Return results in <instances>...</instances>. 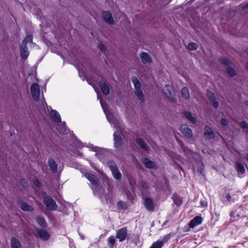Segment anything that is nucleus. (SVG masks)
<instances>
[{"mask_svg": "<svg viewBox=\"0 0 248 248\" xmlns=\"http://www.w3.org/2000/svg\"><path fill=\"white\" fill-rule=\"evenodd\" d=\"M43 202L46 208L49 210L54 211L57 208L55 201L50 196H46L44 198Z\"/></svg>", "mask_w": 248, "mask_h": 248, "instance_id": "f257e3e1", "label": "nucleus"}, {"mask_svg": "<svg viewBox=\"0 0 248 248\" xmlns=\"http://www.w3.org/2000/svg\"><path fill=\"white\" fill-rule=\"evenodd\" d=\"M220 62L224 65H228L227 72L231 77H234L235 76V71L233 68V67L230 64V61L229 60L226 58L221 59L220 60Z\"/></svg>", "mask_w": 248, "mask_h": 248, "instance_id": "f03ea898", "label": "nucleus"}, {"mask_svg": "<svg viewBox=\"0 0 248 248\" xmlns=\"http://www.w3.org/2000/svg\"><path fill=\"white\" fill-rule=\"evenodd\" d=\"M31 93L33 99L36 101L39 99L40 88L37 83H33L31 87Z\"/></svg>", "mask_w": 248, "mask_h": 248, "instance_id": "7ed1b4c3", "label": "nucleus"}, {"mask_svg": "<svg viewBox=\"0 0 248 248\" xmlns=\"http://www.w3.org/2000/svg\"><path fill=\"white\" fill-rule=\"evenodd\" d=\"M246 209L242 206H239L235 210L232 211L230 216L232 218H235V217H242L245 216L244 213L246 212Z\"/></svg>", "mask_w": 248, "mask_h": 248, "instance_id": "20e7f679", "label": "nucleus"}, {"mask_svg": "<svg viewBox=\"0 0 248 248\" xmlns=\"http://www.w3.org/2000/svg\"><path fill=\"white\" fill-rule=\"evenodd\" d=\"M127 235V230L125 227L118 230L116 232V238L119 239L120 242L124 241Z\"/></svg>", "mask_w": 248, "mask_h": 248, "instance_id": "39448f33", "label": "nucleus"}, {"mask_svg": "<svg viewBox=\"0 0 248 248\" xmlns=\"http://www.w3.org/2000/svg\"><path fill=\"white\" fill-rule=\"evenodd\" d=\"M181 131L187 138H191L193 136L192 130L186 124L181 125Z\"/></svg>", "mask_w": 248, "mask_h": 248, "instance_id": "423d86ee", "label": "nucleus"}, {"mask_svg": "<svg viewBox=\"0 0 248 248\" xmlns=\"http://www.w3.org/2000/svg\"><path fill=\"white\" fill-rule=\"evenodd\" d=\"M235 168L239 177L241 178L244 176L246 172L244 166L241 163L236 162L235 164Z\"/></svg>", "mask_w": 248, "mask_h": 248, "instance_id": "0eeeda50", "label": "nucleus"}, {"mask_svg": "<svg viewBox=\"0 0 248 248\" xmlns=\"http://www.w3.org/2000/svg\"><path fill=\"white\" fill-rule=\"evenodd\" d=\"M103 19L105 22L110 25L114 24V21L111 14L109 12L104 11L102 13Z\"/></svg>", "mask_w": 248, "mask_h": 248, "instance_id": "6e6552de", "label": "nucleus"}, {"mask_svg": "<svg viewBox=\"0 0 248 248\" xmlns=\"http://www.w3.org/2000/svg\"><path fill=\"white\" fill-rule=\"evenodd\" d=\"M220 200L225 205H229L233 203L235 200L229 194H223Z\"/></svg>", "mask_w": 248, "mask_h": 248, "instance_id": "1a4fd4ad", "label": "nucleus"}, {"mask_svg": "<svg viewBox=\"0 0 248 248\" xmlns=\"http://www.w3.org/2000/svg\"><path fill=\"white\" fill-rule=\"evenodd\" d=\"M144 204L146 208L149 211H154L155 209V204L153 200L150 198L144 199Z\"/></svg>", "mask_w": 248, "mask_h": 248, "instance_id": "9d476101", "label": "nucleus"}, {"mask_svg": "<svg viewBox=\"0 0 248 248\" xmlns=\"http://www.w3.org/2000/svg\"><path fill=\"white\" fill-rule=\"evenodd\" d=\"M163 90L165 94L168 98H171L174 94V91L170 85H166Z\"/></svg>", "mask_w": 248, "mask_h": 248, "instance_id": "9b49d317", "label": "nucleus"}, {"mask_svg": "<svg viewBox=\"0 0 248 248\" xmlns=\"http://www.w3.org/2000/svg\"><path fill=\"white\" fill-rule=\"evenodd\" d=\"M20 208L24 211L32 212L33 207L23 201H19L17 203Z\"/></svg>", "mask_w": 248, "mask_h": 248, "instance_id": "f8f14e48", "label": "nucleus"}, {"mask_svg": "<svg viewBox=\"0 0 248 248\" xmlns=\"http://www.w3.org/2000/svg\"><path fill=\"white\" fill-rule=\"evenodd\" d=\"M36 235L43 240H47L49 237V233L43 229H39L36 231Z\"/></svg>", "mask_w": 248, "mask_h": 248, "instance_id": "ddd939ff", "label": "nucleus"}, {"mask_svg": "<svg viewBox=\"0 0 248 248\" xmlns=\"http://www.w3.org/2000/svg\"><path fill=\"white\" fill-rule=\"evenodd\" d=\"M202 222V218L200 216H196L190 221L189 226L190 228H193L195 226L201 224Z\"/></svg>", "mask_w": 248, "mask_h": 248, "instance_id": "4468645a", "label": "nucleus"}, {"mask_svg": "<svg viewBox=\"0 0 248 248\" xmlns=\"http://www.w3.org/2000/svg\"><path fill=\"white\" fill-rule=\"evenodd\" d=\"M206 94L212 105L215 108H217V101L214 93L212 91L208 90Z\"/></svg>", "mask_w": 248, "mask_h": 248, "instance_id": "2eb2a0df", "label": "nucleus"}, {"mask_svg": "<svg viewBox=\"0 0 248 248\" xmlns=\"http://www.w3.org/2000/svg\"><path fill=\"white\" fill-rule=\"evenodd\" d=\"M142 162L145 167L148 169H155L156 168V164L148 158H143Z\"/></svg>", "mask_w": 248, "mask_h": 248, "instance_id": "dca6fc26", "label": "nucleus"}, {"mask_svg": "<svg viewBox=\"0 0 248 248\" xmlns=\"http://www.w3.org/2000/svg\"><path fill=\"white\" fill-rule=\"evenodd\" d=\"M100 103L101 104L102 107L104 109V111L106 114V118L107 120L109 121L110 123L114 124L115 126H116L117 125V122L116 120L114 118L113 116L111 114H108L106 109L103 106L101 101H100Z\"/></svg>", "mask_w": 248, "mask_h": 248, "instance_id": "f3484780", "label": "nucleus"}, {"mask_svg": "<svg viewBox=\"0 0 248 248\" xmlns=\"http://www.w3.org/2000/svg\"><path fill=\"white\" fill-rule=\"evenodd\" d=\"M114 140V146L116 148H120L122 145V141L121 136L118 135V132H114L113 134Z\"/></svg>", "mask_w": 248, "mask_h": 248, "instance_id": "a211bd4d", "label": "nucleus"}, {"mask_svg": "<svg viewBox=\"0 0 248 248\" xmlns=\"http://www.w3.org/2000/svg\"><path fill=\"white\" fill-rule=\"evenodd\" d=\"M85 177L92 183V184L97 186L98 179L96 176L90 173H86Z\"/></svg>", "mask_w": 248, "mask_h": 248, "instance_id": "6ab92c4d", "label": "nucleus"}, {"mask_svg": "<svg viewBox=\"0 0 248 248\" xmlns=\"http://www.w3.org/2000/svg\"><path fill=\"white\" fill-rule=\"evenodd\" d=\"M99 85L103 93L105 95H108L109 93V90L106 82L101 80L99 82Z\"/></svg>", "mask_w": 248, "mask_h": 248, "instance_id": "aec40b11", "label": "nucleus"}, {"mask_svg": "<svg viewBox=\"0 0 248 248\" xmlns=\"http://www.w3.org/2000/svg\"><path fill=\"white\" fill-rule=\"evenodd\" d=\"M20 53H21V58L23 60H26L29 55V52L28 50V48L27 46L24 45H21L20 46Z\"/></svg>", "mask_w": 248, "mask_h": 248, "instance_id": "412c9836", "label": "nucleus"}, {"mask_svg": "<svg viewBox=\"0 0 248 248\" xmlns=\"http://www.w3.org/2000/svg\"><path fill=\"white\" fill-rule=\"evenodd\" d=\"M204 136L208 139L214 138L215 136V134L213 132L212 130L208 126H205L204 129Z\"/></svg>", "mask_w": 248, "mask_h": 248, "instance_id": "4be33fe9", "label": "nucleus"}, {"mask_svg": "<svg viewBox=\"0 0 248 248\" xmlns=\"http://www.w3.org/2000/svg\"><path fill=\"white\" fill-rule=\"evenodd\" d=\"M48 164L50 170L53 172L55 173L57 171V164L55 161L52 158L48 159Z\"/></svg>", "mask_w": 248, "mask_h": 248, "instance_id": "5701e85b", "label": "nucleus"}, {"mask_svg": "<svg viewBox=\"0 0 248 248\" xmlns=\"http://www.w3.org/2000/svg\"><path fill=\"white\" fill-rule=\"evenodd\" d=\"M50 116L51 118L57 122H60L61 121V117L59 113L55 110H51L49 112Z\"/></svg>", "mask_w": 248, "mask_h": 248, "instance_id": "b1692460", "label": "nucleus"}, {"mask_svg": "<svg viewBox=\"0 0 248 248\" xmlns=\"http://www.w3.org/2000/svg\"><path fill=\"white\" fill-rule=\"evenodd\" d=\"M136 142L139 147L144 151H148L149 147L147 144L140 138H137Z\"/></svg>", "mask_w": 248, "mask_h": 248, "instance_id": "393cba45", "label": "nucleus"}, {"mask_svg": "<svg viewBox=\"0 0 248 248\" xmlns=\"http://www.w3.org/2000/svg\"><path fill=\"white\" fill-rule=\"evenodd\" d=\"M11 248H22L19 241L16 237H12L11 239Z\"/></svg>", "mask_w": 248, "mask_h": 248, "instance_id": "a878e982", "label": "nucleus"}, {"mask_svg": "<svg viewBox=\"0 0 248 248\" xmlns=\"http://www.w3.org/2000/svg\"><path fill=\"white\" fill-rule=\"evenodd\" d=\"M135 93L138 96L139 100L143 102L144 100V96L140 87H135Z\"/></svg>", "mask_w": 248, "mask_h": 248, "instance_id": "bb28decb", "label": "nucleus"}, {"mask_svg": "<svg viewBox=\"0 0 248 248\" xmlns=\"http://www.w3.org/2000/svg\"><path fill=\"white\" fill-rule=\"evenodd\" d=\"M184 115L192 124H194L196 123V119L192 116V114L190 112L188 111H185L184 112Z\"/></svg>", "mask_w": 248, "mask_h": 248, "instance_id": "cd10ccee", "label": "nucleus"}, {"mask_svg": "<svg viewBox=\"0 0 248 248\" xmlns=\"http://www.w3.org/2000/svg\"><path fill=\"white\" fill-rule=\"evenodd\" d=\"M37 222L42 227H46L47 223L44 218L41 216H37L36 217Z\"/></svg>", "mask_w": 248, "mask_h": 248, "instance_id": "c85d7f7f", "label": "nucleus"}, {"mask_svg": "<svg viewBox=\"0 0 248 248\" xmlns=\"http://www.w3.org/2000/svg\"><path fill=\"white\" fill-rule=\"evenodd\" d=\"M141 61L143 63H146L150 61V57L148 53L142 52L140 55Z\"/></svg>", "mask_w": 248, "mask_h": 248, "instance_id": "c756f323", "label": "nucleus"}, {"mask_svg": "<svg viewBox=\"0 0 248 248\" xmlns=\"http://www.w3.org/2000/svg\"><path fill=\"white\" fill-rule=\"evenodd\" d=\"M115 242V238L113 235L110 236L107 239V242L109 248H113Z\"/></svg>", "mask_w": 248, "mask_h": 248, "instance_id": "7c9ffc66", "label": "nucleus"}, {"mask_svg": "<svg viewBox=\"0 0 248 248\" xmlns=\"http://www.w3.org/2000/svg\"><path fill=\"white\" fill-rule=\"evenodd\" d=\"M172 199L174 203L178 206L181 205L183 203V200L182 198L177 195H173L172 197Z\"/></svg>", "mask_w": 248, "mask_h": 248, "instance_id": "2f4dec72", "label": "nucleus"}, {"mask_svg": "<svg viewBox=\"0 0 248 248\" xmlns=\"http://www.w3.org/2000/svg\"><path fill=\"white\" fill-rule=\"evenodd\" d=\"M114 178L116 180H120L122 177V174L118 170V169H116L111 171Z\"/></svg>", "mask_w": 248, "mask_h": 248, "instance_id": "473e14b6", "label": "nucleus"}, {"mask_svg": "<svg viewBox=\"0 0 248 248\" xmlns=\"http://www.w3.org/2000/svg\"><path fill=\"white\" fill-rule=\"evenodd\" d=\"M181 93H182V96L184 98H185L186 99H188L189 98L190 95H189V90L187 88H186V87L183 88L182 90Z\"/></svg>", "mask_w": 248, "mask_h": 248, "instance_id": "72a5a7b5", "label": "nucleus"}, {"mask_svg": "<svg viewBox=\"0 0 248 248\" xmlns=\"http://www.w3.org/2000/svg\"><path fill=\"white\" fill-rule=\"evenodd\" d=\"M108 165L111 171L118 168L115 162L112 160H109L108 162Z\"/></svg>", "mask_w": 248, "mask_h": 248, "instance_id": "f704fd0d", "label": "nucleus"}, {"mask_svg": "<svg viewBox=\"0 0 248 248\" xmlns=\"http://www.w3.org/2000/svg\"><path fill=\"white\" fill-rule=\"evenodd\" d=\"M32 42V36L31 35H28L22 41L21 45L27 46L28 43H31Z\"/></svg>", "mask_w": 248, "mask_h": 248, "instance_id": "c9c22d12", "label": "nucleus"}, {"mask_svg": "<svg viewBox=\"0 0 248 248\" xmlns=\"http://www.w3.org/2000/svg\"><path fill=\"white\" fill-rule=\"evenodd\" d=\"M131 80L134 84L135 87H140L141 84L137 77H134L131 78Z\"/></svg>", "mask_w": 248, "mask_h": 248, "instance_id": "e433bc0d", "label": "nucleus"}, {"mask_svg": "<svg viewBox=\"0 0 248 248\" xmlns=\"http://www.w3.org/2000/svg\"><path fill=\"white\" fill-rule=\"evenodd\" d=\"M163 247V243L159 240L154 242L150 248H161Z\"/></svg>", "mask_w": 248, "mask_h": 248, "instance_id": "4c0bfd02", "label": "nucleus"}, {"mask_svg": "<svg viewBox=\"0 0 248 248\" xmlns=\"http://www.w3.org/2000/svg\"><path fill=\"white\" fill-rule=\"evenodd\" d=\"M188 48L190 50H195L198 47V45L195 43H191L188 45Z\"/></svg>", "mask_w": 248, "mask_h": 248, "instance_id": "58836bf2", "label": "nucleus"}, {"mask_svg": "<svg viewBox=\"0 0 248 248\" xmlns=\"http://www.w3.org/2000/svg\"><path fill=\"white\" fill-rule=\"evenodd\" d=\"M117 206L119 209H126V203L123 201H119L117 203Z\"/></svg>", "mask_w": 248, "mask_h": 248, "instance_id": "ea45409f", "label": "nucleus"}, {"mask_svg": "<svg viewBox=\"0 0 248 248\" xmlns=\"http://www.w3.org/2000/svg\"><path fill=\"white\" fill-rule=\"evenodd\" d=\"M171 234H167L162 237L160 240H159L160 242H162L163 243V245L165 242L168 241L170 238Z\"/></svg>", "mask_w": 248, "mask_h": 248, "instance_id": "a19ab883", "label": "nucleus"}, {"mask_svg": "<svg viewBox=\"0 0 248 248\" xmlns=\"http://www.w3.org/2000/svg\"><path fill=\"white\" fill-rule=\"evenodd\" d=\"M240 125L243 129L246 130L248 133V124L246 121H242L240 123Z\"/></svg>", "mask_w": 248, "mask_h": 248, "instance_id": "79ce46f5", "label": "nucleus"}, {"mask_svg": "<svg viewBox=\"0 0 248 248\" xmlns=\"http://www.w3.org/2000/svg\"><path fill=\"white\" fill-rule=\"evenodd\" d=\"M33 184L38 187H39L41 186V184L38 181V180L36 178H34L33 179Z\"/></svg>", "mask_w": 248, "mask_h": 248, "instance_id": "37998d69", "label": "nucleus"}, {"mask_svg": "<svg viewBox=\"0 0 248 248\" xmlns=\"http://www.w3.org/2000/svg\"><path fill=\"white\" fill-rule=\"evenodd\" d=\"M20 184L21 186H22L23 187H26L27 185V181L25 179H22L20 181Z\"/></svg>", "mask_w": 248, "mask_h": 248, "instance_id": "c03bdc74", "label": "nucleus"}, {"mask_svg": "<svg viewBox=\"0 0 248 248\" xmlns=\"http://www.w3.org/2000/svg\"><path fill=\"white\" fill-rule=\"evenodd\" d=\"M98 47L100 48V49L103 52L105 51L106 50V46L103 44H100L98 45Z\"/></svg>", "mask_w": 248, "mask_h": 248, "instance_id": "a18cd8bd", "label": "nucleus"}, {"mask_svg": "<svg viewBox=\"0 0 248 248\" xmlns=\"http://www.w3.org/2000/svg\"><path fill=\"white\" fill-rule=\"evenodd\" d=\"M106 199L107 202H112L111 196L109 194H107L106 196Z\"/></svg>", "mask_w": 248, "mask_h": 248, "instance_id": "49530a36", "label": "nucleus"}, {"mask_svg": "<svg viewBox=\"0 0 248 248\" xmlns=\"http://www.w3.org/2000/svg\"><path fill=\"white\" fill-rule=\"evenodd\" d=\"M241 7L243 9H248V2L242 3Z\"/></svg>", "mask_w": 248, "mask_h": 248, "instance_id": "de8ad7c7", "label": "nucleus"}, {"mask_svg": "<svg viewBox=\"0 0 248 248\" xmlns=\"http://www.w3.org/2000/svg\"><path fill=\"white\" fill-rule=\"evenodd\" d=\"M201 205L202 207H206L207 206V203L205 201H201Z\"/></svg>", "mask_w": 248, "mask_h": 248, "instance_id": "09e8293b", "label": "nucleus"}, {"mask_svg": "<svg viewBox=\"0 0 248 248\" xmlns=\"http://www.w3.org/2000/svg\"><path fill=\"white\" fill-rule=\"evenodd\" d=\"M141 186L146 189H148L149 187L148 185L145 182H144L141 183Z\"/></svg>", "mask_w": 248, "mask_h": 248, "instance_id": "8fccbe9b", "label": "nucleus"}, {"mask_svg": "<svg viewBox=\"0 0 248 248\" xmlns=\"http://www.w3.org/2000/svg\"><path fill=\"white\" fill-rule=\"evenodd\" d=\"M228 121L225 119H223L221 120V124L223 125H226L228 124Z\"/></svg>", "mask_w": 248, "mask_h": 248, "instance_id": "3c124183", "label": "nucleus"}, {"mask_svg": "<svg viewBox=\"0 0 248 248\" xmlns=\"http://www.w3.org/2000/svg\"><path fill=\"white\" fill-rule=\"evenodd\" d=\"M245 158L248 161V153L245 155Z\"/></svg>", "mask_w": 248, "mask_h": 248, "instance_id": "603ef678", "label": "nucleus"}, {"mask_svg": "<svg viewBox=\"0 0 248 248\" xmlns=\"http://www.w3.org/2000/svg\"><path fill=\"white\" fill-rule=\"evenodd\" d=\"M245 105L247 106H248V101H246L245 102Z\"/></svg>", "mask_w": 248, "mask_h": 248, "instance_id": "864d4df0", "label": "nucleus"}, {"mask_svg": "<svg viewBox=\"0 0 248 248\" xmlns=\"http://www.w3.org/2000/svg\"><path fill=\"white\" fill-rule=\"evenodd\" d=\"M246 67H247V68L248 69V63L247 64V65H246Z\"/></svg>", "mask_w": 248, "mask_h": 248, "instance_id": "5fc2aeb1", "label": "nucleus"}]
</instances>
